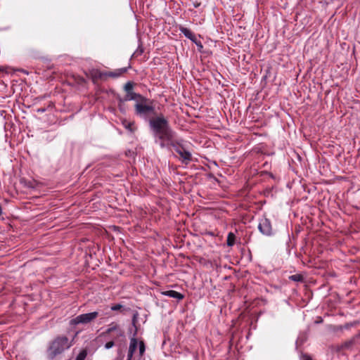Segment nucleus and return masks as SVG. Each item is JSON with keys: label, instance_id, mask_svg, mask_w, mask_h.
<instances>
[{"label": "nucleus", "instance_id": "1", "mask_svg": "<svg viewBox=\"0 0 360 360\" xmlns=\"http://www.w3.org/2000/svg\"><path fill=\"white\" fill-rule=\"evenodd\" d=\"M149 126L161 148L165 147V141L174 138V132L169 127L168 120L160 115L149 120Z\"/></svg>", "mask_w": 360, "mask_h": 360}, {"label": "nucleus", "instance_id": "2", "mask_svg": "<svg viewBox=\"0 0 360 360\" xmlns=\"http://www.w3.org/2000/svg\"><path fill=\"white\" fill-rule=\"evenodd\" d=\"M72 341L65 336L57 337L50 345L48 349V356L53 359L57 355L61 354L65 350L69 349L72 346Z\"/></svg>", "mask_w": 360, "mask_h": 360}, {"label": "nucleus", "instance_id": "3", "mask_svg": "<svg viewBox=\"0 0 360 360\" xmlns=\"http://www.w3.org/2000/svg\"><path fill=\"white\" fill-rule=\"evenodd\" d=\"M134 108L136 114L143 118H146L150 114H153L155 110L153 102L144 97L136 102Z\"/></svg>", "mask_w": 360, "mask_h": 360}, {"label": "nucleus", "instance_id": "4", "mask_svg": "<svg viewBox=\"0 0 360 360\" xmlns=\"http://www.w3.org/2000/svg\"><path fill=\"white\" fill-rule=\"evenodd\" d=\"M138 346H139V359H140L141 357L143 356V355L145 353V350H146L145 344L143 341L138 342L137 339L134 336L132 337L131 338H130V342H129L127 360L132 359L134 354L135 353Z\"/></svg>", "mask_w": 360, "mask_h": 360}, {"label": "nucleus", "instance_id": "5", "mask_svg": "<svg viewBox=\"0 0 360 360\" xmlns=\"http://www.w3.org/2000/svg\"><path fill=\"white\" fill-rule=\"evenodd\" d=\"M98 316V313L97 311L80 314L70 320V324L75 326L79 323H88L94 320Z\"/></svg>", "mask_w": 360, "mask_h": 360}, {"label": "nucleus", "instance_id": "6", "mask_svg": "<svg viewBox=\"0 0 360 360\" xmlns=\"http://www.w3.org/2000/svg\"><path fill=\"white\" fill-rule=\"evenodd\" d=\"M258 229L262 234L267 236H272L274 233L271 221L267 218L259 220Z\"/></svg>", "mask_w": 360, "mask_h": 360}, {"label": "nucleus", "instance_id": "7", "mask_svg": "<svg viewBox=\"0 0 360 360\" xmlns=\"http://www.w3.org/2000/svg\"><path fill=\"white\" fill-rule=\"evenodd\" d=\"M175 151L179 155L183 163L188 164L191 160V153L188 150H186L183 146H175Z\"/></svg>", "mask_w": 360, "mask_h": 360}, {"label": "nucleus", "instance_id": "8", "mask_svg": "<svg viewBox=\"0 0 360 360\" xmlns=\"http://www.w3.org/2000/svg\"><path fill=\"white\" fill-rule=\"evenodd\" d=\"M143 97L139 94H136L135 92H134L133 91H129V92H127V94L124 98V101H141Z\"/></svg>", "mask_w": 360, "mask_h": 360}, {"label": "nucleus", "instance_id": "9", "mask_svg": "<svg viewBox=\"0 0 360 360\" xmlns=\"http://www.w3.org/2000/svg\"><path fill=\"white\" fill-rule=\"evenodd\" d=\"M179 30L186 38L189 39L193 42H195L196 37L189 29L180 27Z\"/></svg>", "mask_w": 360, "mask_h": 360}, {"label": "nucleus", "instance_id": "10", "mask_svg": "<svg viewBox=\"0 0 360 360\" xmlns=\"http://www.w3.org/2000/svg\"><path fill=\"white\" fill-rule=\"evenodd\" d=\"M162 295L177 299L179 300H182L184 298V295L181 293L172 290L165 291L162 292Z\"/></svg>", "mask_w": 360, "mask_h": 360}, {"label": "nucleus", "instance_id": "11", "mask_svg": "<svg viewBox=\"0 0 360 360\" xmlns=\"http://www.w3.org/2000/svg\"><path fill=\"white\" fill-rule=\"evenodd\" d=\"M114 331L116 332V335L117 336L123 337L124 335V332L116 324L114 323L111 324L107 329L106 333H111Z\"/></svg>", "mask_w": 360, "mask_h": 360}, {"label": "nucleus", "instance_id": "12", "mask_svg": "<svg viewBox=\"0 0 360 360\" xmlns=\"http://www.w3.org/2000/svg\"><path fill=\"white\" fill-rule=\"evenodd\" d=\"M122 124L127 129H128L131 132H133L136 129L134 122H129L124 120L122 121Z\"/></svg>", "mask_w": 360, "mask_h": 360}, {"label": "nucleus", "instance_id": "13", "mask_svg": "<svg viewBox=\"0 0 360 360\" xmlns=\"http://www.w3.org/2000/svg\"><path fill=\"white\" fill-rule=\"evenodd\" d=\"M126 72H127V68H120L115 72H110L107 73L106 75H108L109 77H117Z\"/></svg>", "mask_w": 360, "mask_h": 360}, {"label": "nucleus", "instance_id": "14", "mask_svg": "<svg viewBox=\"0 0 360 360\" xmlns=\"http://www.w3.org/2000/svg\"><path fill=\"white\" fill-rule=\"evenodd\" d=\"M236 236L233 233H229L227 236L226 243L228 246H233L235 243Z\"/></svg>", "mask_w": 360, "mask_h": 360}, {"label": "nucleus", "instance_id": "15", "mask_svg": "<svg viewBox=\"0 0 360 360\" xmlns=\"http://www.w3.org/2000/svg\"><path fill=\"white\" fill-rule=\"evenodd\" d=\"M87 353L85 350L81 351L77 356L75 360H84L86 357Z\"/></svg>", "mask_w": 360, "mask_h": 360}, {"label": "nucleus", "instance_id": "16", "mask_svg": "<svg viewBox=\"0 0 360 360\" xmlns=\"http://www.w3.org/2000/svg\"><path fill=\"white\" fill-rule=\"evenodd\" d=\"M132 89H133V84L130 82H127L124 85V90L126 91V92L131 91Z\"/></svg>", "mask_w": 360, "mask_h": 360}, {"label": "nucleus", "instance_id": "17", "mask_svg": "<svg viewBox=\"0 0 360 360\" xmlns=\"http://www.w3.org/2000/svg\"><path fill=\"white\" fill-rule=\"evenodd\" d=\"M115 345V342L113 341H110L105 343V348L109 349L112 348Z\"/></svg>", "mask_w": 360, "mask_h": 360}, {"label": "nucleus", "instance_id": "18", "mask_svg": "<svg viewBox=\"0 0 360 360\" xmlns=\"http://www.w3.org/2000/svg\"><path fill=\"white\" fill-rule=\"evenodd\" d=\"M290 278L295 281H298L301 280V276L300 275H292L290 277Z\"/></svg>", "mask_w": 360, "mask_h": 360}, {"label": "nucleus", "instance_id": "19", "mask_svg": "<svg viewBox=\"0 0 360 360\" xmlns=\"http://www.w3.org/2000/svg\"><path fill=\"white\" fill-rule=\"evenodd\" d=\"M122 306L121 304H115L111 307V310L112 311H117L120 310Z\"/></svg>", "mask_w": 360, "mask_h": 360}, {"label": "nucleus", "instance_id": "20", "mask_svg": "<svg viewBox=\"0 0 360 360\" xmlns=\"http://www.w3.org/2000/svg\"><path fill=\"white\" fill-rule=\"evenodd\" d=\"M198 47L200 48H202V45L200 42H197V41L195 40V42H194Z\"/></svg>", "mask_w": 360, "mask_h": 360}, {"label": "nucleus", "instance_id": "21", "mask_svg": "<svg viewBox=\"0 0 360 360\" xmlns=\"http://www.w3.org/2000/svg\"><path fill=\"white\" fill-rule=\"evenodd\" d=\"M304 358H305V359H304V360H311L310 357H309V356H306V357H304Z\"/></svg>", "mask_w": 360, "mask_h": 360}]
</instances>
